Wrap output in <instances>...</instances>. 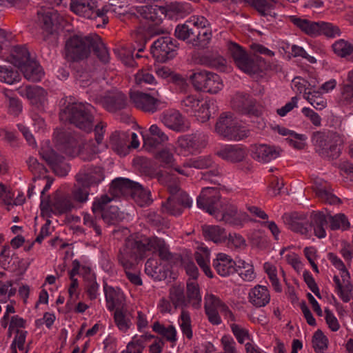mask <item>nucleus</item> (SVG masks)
Here are the masks:
<instances>
[{
    "label": "nucleus",
    "instance_id": "obj_33",
    "mask_svg": "<svg viewBox=\"0 0 353 353\" xmlns=\"http://www.w3.org/2000/svg\"><path fill=\"white\" fill-rule=\"evenodd\" d=\"M149 247V252H154L157 251L161 260L169 261L173 258L172 254L168 250L165 241L162 239L151 236Z\"/></svg>",
    "mask_w": 353,
    "mask_h": 353
},
{
    "label": "nucleus",
    "instance_id": "obj_14",
    "mask_svg": "<svg viewBox=\"0 0 353 353\" xmlns=\"http://www.w3.org/2000/svg\"><path fill=\"white\" fill-rule=\"evenodd\" d=\"M74 208L70 197L63 194L60 191H57L54 196L52 201L50 200V196H48V200L45 201L41 199V210H46L50 208L52 212L55 214H62L70 212Z\"/></svg>",
    "mask_w": 353,
    "mask_h": 353
},
{
    "label": "nucleus",
    "instance_id": "obj_3",
    "mask_svg": "<svg viewBox=\"0 0 353 353\" xmlns=\"http://www.w3.org/2000/svg\"><path fill=\"white\" fill-rule=\"evenodd\" d=\"M94 108L90 104L70 103L61 108L59 112L60 120L68 122L77 128L90 132L94 127Z\"/></svg>",
    "mask_w": 353,
    "mask_h": 353
},
{
    "label": "nucleus",
    "instance_id": "obj_40",
    "mask_svg": "<svg viewBox=\"0 0 353 353\" xmlns=\"http://www.w3.org/2000/svg\"><path fill=\"white\" fill-rule=\"evenodd\" d=\"M11 63L19 69L30 60V52L26 48L15 46L11 54Z\"/></svg>",
    "mask_w": 353,
    "mask_h": 353
},
{
    "label": "nucleus",
    "instance_id": "obj_37",
    "mask_svg": "<svg viewBox=\"0 0 353 353\" xmlns=\"http://www.w3.org/2000/svg\"><path fill=\"white\" fill-rule=\"evenodd\" d=\"M135 181L125 178H117L110 185V190L115 195L130 194Z\"/></svg>",
    "mask_w": 353,
    "mask_h": 353
},
{
    "label": "nucleus",
    "instance_id": "obj_43",
    "mask_svg": "<svg viewBox=\"0 0 353 353\" xmlns=\"http://www.w3.org/2000/svg\"><path fill=\"white\" fill-rule=\"evenodd\" d=\"M21 76L17 70L11 66L0 65V81L8 85L19 83Z\"/></svg>",
    "mask_w": 353,
    "mask_h": 353
},
{
    "label": "nucleus",
    "instance_id": "obj_63",
    "mask_svg": "<svg viewBox=\"0 0 353 353\" xmlns=\"http://www.w3.org/2000/svg\"><path fill=\"white\" fill-rule=\"evenodd\" d=\"M199 103L200 101L199 99H196L194 96L189 95L181 101V105L184 110L188 112L199 107Z\"/></svg>",
    "mask_w": 353,
    "mask_h": 353
},
{
    "label": "nucleus",
    "instance_id": "obj_30",
    "mask_svg": "<svg viewBox=\"0 0 353 353\" xmlns=\"http://www.w3.org/2000/svg\"><path fill=\"white\" fill-rule=\"evenodd\" d=\"M310 223H308V226L314 228V234L318 238H324L326 235L324 227L327 224L325 214L321 211H314L310 215Z\"/></svg>",
    "mask_w": 353,
    "mask_h": 353
},
{
    "label": "nucleus",
    "instance_id": "obj_58",
    "mask_svg": "<svg viewBox=\"0 0 353 353\" xmlns=\"http://www.w3.org/2000/svg\"><path fill=\"white\" fill-rule=\"evenodd\" d=\"M119 210L115 206H110L108 210L103 211L101 213V218L108 224H115L119 219Z\"/></svg>",
    "mask_w": 353,
    "mask_h": 353
},
{
    "label": "nucleus",
    "instance_id": "obj_16",
    "mask_svg": "<svg viewBox=\"0 0 353 353\" xmlns=\"http://www.w3.org/2000/svg\"><path fill=\"white\" fill-rule=\"evenodd\" d=\"M155 96H159L157 90L152 94H147L139 91L130 92V99L134 106L146 112L154 113L157 110L159 101Z\"/></svg>",
    "mask_w": 353,
    "mask_h": 353
},
{
    "label": "nucleus",
    "instance_id": "obj_54",
    "mask_svg": "<svg viewBox=\"0 0 353 353\" xmlns=\"http://www.w3.org/2000/svg\"><path fill=\"white\" fill-rule=\"evenodd\" d=\"M332 48L334 53L341 57H345L353 52V46L343 39L336 41Z\"/></svg>",
    "mask_w": 353,
    "mask_h": 353
},
{
    "label": "nucleus",
    "instance_id": "obj_55",
    "mask_svg": "<svg viewBox=\"0 0 353 353\" xmlns=\"http://www.w3.org/2000/svg\"><path fill=\"white\" fill-rule=\"evenodd\" d=\"M114 321L119 330L126 331L131 324L130 320L126 316L125 312L121 308L117 307L114 314Z\"/></svg>",
    "mask_w": 353,
    "mask_h": 353
},
{
    "label": "nucleus",
    "instance_id": "obj_48",
    "mask_svg": "<svg viewBox=\"0 0 353 353\" xmlns=\"http://www.w3.org/2000/svg\"><path fill=\"white\" fill-rule=\"evenodd\" d=\"M245 2L254 7L262 16L271 15L273 8V0H245Z\"/></svg>",
    "mask_w": 353,
    "mask_h": 353
},
{
    "label": "nucleus",
    "instance_id": "obj_32",
    "mask_svg": "<svg viewBox=\"0 0 353 353\" xmlns=\"http://www.w3.org/2000/svg\"><path fill=\"white\" fill-rule=\"evenodd\" d=\"M204 26H205L199 28L197 24H194V31L192 38L189 41L194 46H196L199 48H206L212 38L211 32L205 30Z\"/></svg>",
    "mask_w": 353,
    "mask_h": 353
},
{
    "label": "nucleus",
    "instance_id": "obj_49",
    "mask_svg": "<svg viewBox=\"0 0 353 353\" xmlns=\"http://www.w3.org/2000/svg\"><path fill=\"white\" fill-rule=\"evenodd\" d=\"M312 343L316 353H323L328 346V339L321 330L314 332Z\"/></svg>",
    "mask_w": 353,
    "mask_h": 353
},
{
    "label": "nucleus",
    "instance_id": "obj_17",
    "mask_svg": "<svg viewBox=\"0 0 353 353\" xmlns=\"http://www.w3.org/2000/svg\"><path fill=\"white\" fill-rule=\"evenodd\" d=\"M232 108L242 114L259 117L260 111L256 108V101L246 93H236L232 100Z\"/></svg>",
    "mask_w": 353,
    "mask_h": 353
},
{
    "label": "nucleus",
    "instance_id": "obj_15",
    "mask_svg": "<svg viewBox=\"0 0 353 353\" xmlns=\"http://www.w3.org/2000/svg\"><path fill=\"white\" fill-rule=\"evenodd\" d=\"M192 201L188 194L184 191L179 192L174 196H170L165 202H163L161 209L163 212L171 215H180L183 212V208H190Z\"/></svg>",
    "mask_w": 353,
    "mask_h": 353
},
{
    "label": "nucleus",
    "instance_id": "obj_18",
    "mask_svg": "<svg viewBox=\"0 0 353 353\" xmlns=\"http://www.w3.org/2000/svg\"><path fill=\"white\" fill-rule=\"evenodd\" d=\"M144 148L152 152L168 141V136L157 125H152L149 134L143 135Z\"/></svg>",
    "mask_w": 353,
    "mask_h": 353
},
{
    "label": "nucleus",
    "instance_id": "obj_5",
    "mask_svg": "<svg viewBox=\"0 0 353 353\" xmlns=\"http://www.w3.org/2000/svg\"><path fill=\"white\" fill-rule=\"evenodd\" d=\"M312 140L321 157L328 159H336L339 157L343 141L338 133L317 131L313 133Z\"/></svg>",
    "mask_w": 353,
    "mask_h": 353
},
{
    "label": "nucleus",
    "instance_id": "obj_36",
    "mask_svg": "<svg viewBox=\"0 0 353 353\" xmlns=\"http://www.w3.org/2000/svg\"><path fill=\"white\" fill-rule=\"evenodd\" d=\"M218 219L232 225H237L241 221L237 208L231 204L226 205L224 208L221 205Z\"/></svg>",
    "mask_w": 353,
    "mask_h": 353
},
{
    "label": "nucleus",
    "instance_id": "obj_27",
    "mask_svg": "<svg viewBox=\"0 0 353 353\" xmlns=\"http://www.w3.org/2000/svg\"><path fill=\"white\" fill-rule=\"evenodd\" d=\"M131 197L140 207L150 205L152 203L150 191L146 190L138 182H135L130 192Z\"/></svg>",
    "mask_w": 353,
    "mask_h": 353
},
{
    "label": "nucleus",
    "instance_id": "obj_23",
    "mask_svg": "<svg viewBox=\"0 0 353 353\" xmlns=\"http://www.w3.org/2000/svg\"><path fill=\"white\" fill-rule=\"evenodd\" d=\"M216 154L224 160L232 163L242 161L247 155L244 148L236 145H228L220 149Z\"/></svg>",
    "mask_w": 353,
    "mask_h": 353
},
{
    "label": "nucleus",
    "instance_id": "obj_12",
    "mask_svg": "<svg viewBox=\"0 0 353 353\" xmlns=\"http://www.w3.org/2000/svg\"><path fill=\"white\" fill-rule=\"evenodd\" d=\"M221 195L217 188H203L197 197V206L219 219Z\"/></svg>",
    "mask_w": 353,
    "mask_h": 353
},
{
    "label": "nucleus",
    "instance_id": "obj_50",
    "mask_svg": "<svg viewBox=\"0 0 353 353\" xmlns=\"http://www.w3.org/2000/svg\"><path fill=\"white\" fill-rule=\"evenodd\" d=\"M187 300L188 303L192 301H195L192 303L194 307L199 306L201 301V296L199 293V288L197 283L194 281H188L187 283Z\"/></svg>",
    "mask_w": 353,
    "mask_h": 353
},
{
    "label": "nucleus",
    "instance_id": "obj_59",
    "mask_svg": "<svg viewBox=\"0 0 353 353\" xmlns=\"http://www.w3.org/2000/svg\"><path fill=\"white\" fill-rule=\"evenodd\" d=\"M319 94L318 92H305V95H307L306 99L308 101V102L316 109L322 110L323 109L326 105V102L324 101V99L317 96L316 94Z\"/></svg>",
    "mask_w": 353,
    "mask_h": 353
},
{
    "label": "nucleus",
    "instance_id": "obj_41",
    "mask_svg": "<svg viewBox=\"0 0 353 353\" xmlns=\"http://www.w3.org/2000/svg\"><path fill=\"white\" fill-rule=\"evenodd\" d=\"M348 83L341 89L339 102L344 105H353V70L348 72Z\"/></svg>",
    "mask_w": 353,
    "mask_h": 353
},
{
    "label": "nucleus",
    "instance_id": "obj_60",
    "mask_svg": "<svg viewBox=\"0 0 353 353\" xmlns=\"http://www.w3.org/2000/svg\"><path fill=\"white\" fill-rule=\"evenodd\" d=\"M135 80L137 84L141 85L143 83L151 85L148 89L151 91L156 90L157 83L153 84L154 81V77L148 72H139L135 76Z\"/></svg>",
    "mask_w": 353,
    "mask_h": 353
},
{
    "label": "nucleus",
    "instance_id": "obj_61",
    "mask_svg": "<svg viewBox=\"0 0 353 353\" xmlns=\"http://www.w3.org/2000/svg\"><path fill=\"white\" fill-rule=\"evenodd\" d=\"M112 201V199L107 194L102 195L99 199L94 201L92 210L94 214H100L105 211V206Z\"/></svg>",
    "mask_w": 353,
    "mask_h": 353
},
{
    "label": "nucleus",
    "instance_id": "obj_62",
    "mask_svg": "<svg viewBox=\"0 0 353 353\" xmlns=\"http://www.w3.org/2000/svg\"><path fill=\"white\" fill-rule=\"evenodd\" d=\"M147 221L152 226L157 229L162 228L163 226H167L166 220L155 212H150L148 214Z\"/></svg>",
    "mask_w": 353,
    "mask_h": 353
},
{
    "label": "nucleus",
    "instance_id": "obj_9",
    "mask_svg": "<svg viewBox=\"0 0 353 353\" xmlns=\"http://www.w3.org/2000/svg\"><path fill=\"white\" fill-rule=\"evenodd\" d=\"M229 52L236 66L248 74H256L260 70L259 62L262 61L261 57L255 59L249 57L246 51L239 44L231 42L228 47Z\"/></svg>",
    "mask_w": 353,
    "mask_h": 353
},
{
    "label": "nucleus",
    "instance_id": "obj_24",
    "mask_svg": "<svg viewBox=\"0 0 353 353\" xmlns=\"http://www.w3.org/2000/svg\"><path fill=\"white\" fill-rule=\"evenodd\" d=\"M235 265L236 261L232 260L230 256L223 253L218 254L212 264L216 272L221 276H228L234 274L235 272L234 268Z\"/></svg>",
    "mask_w": 353,
    "mask_h": 353
},
{
    "label": "nucleus",
    "instance_id": "obj_10",
    "mask_svg": "<svg viewBox=\"0 0 353 353\" xmlns=\"http://www.w3.org/2000/svg\"><path fill=\"white\" fill-rule=\"evenodd\" d=\"M105 169L100 165L87 164L75 176L78 185L97 188L105 179Z\"/></svg>",
    "mask_w": 353,
    "mask_h": 353
},
{
    "label": "nucleus",
    "instance_id": "obj_64",
    "mask_svg": "<svg viewBox=\"0 0 353 353\" xmlns=\"http://www.w3.org/2000/svg\"><path fill=\"white\" fill-rule=\"evenodd\" d=\"M325 321L329 328L333 332L337 331L340 327L337 319L328 308L325 309Z\"/></svg>",
    "mask_w": 353,
    "mask_h": 353
},
{
    "label": "nucleus",
    "instance_id": "obj_39",
    "mask_svg": "<svg viewBox=\"0 0 353 353\" xmlns=\"http://www.w3.org/2000/svg\"><path fill=\"white\" fill-rule=\"evenodd\" d=\"M185 168H193L199 170L210 169L214 166V161L210 156H200L188 159L184 163Z\"/></svg>",
    "mask_w": 353,
    "mask_h": 353
},
{
    "label": "nucleus",
    "instance_id": "obj_6",
    "mask_svg": "<svg viewBox=\"0 0 353 353\" xmlns=\"http://www.w3.org/2000/svg\"><path fill=\"white\" fill-rule=\"evenodd\" d=\"M215 130L219 136L230 141H240L250 135V130L241 125L230 112H223L219 116Z\"/></svg>",
    "mask_w": 353,
    "mask_h": 353
},
{
    "label": "nucleus",
    "instance_id": "obj_52",
    "mask_svg": "<svg viewBox=\"0 0 353 353\" xmlns=\"http://www.w3.org/2000/svg\"><path fill=\"white\" fill-rule=\"evenodd\" d=\"M22 261L19 257L13 254L11 256L10 253L5 254L4 256H0V265L4 270H16L21 267L20 264Z\"/></svg>",
    "mask_w": 353,
    "mask_h": 353
},
{
    "label": "nucleus",
    "instance_id": "obj_19",
    "mask_svg": "<svg viewBox=\"0 0 353 353\" xmlns=\"http://www.w3.org/2000/svg\"><path fill=\"white\" fill-rule=\"evenodd\" d=\"M281 152L280 148L262 144L253 148L252 157L259 162L269 163L277 159Z\"/></svg>",
    "mask_w": 353,
    "mask_h": 353
},
{
    "label": "nucleus",
    "instance_id": "obj_29",
    "mask_svg": "<svg viewBox=\"0 0 353 353\" xmlns=\"http://www.w3.org/2000/svg\"><path fill=\"white\" fill-rule=\"evenodd\" d=\"M249 299L254 305L263 307L270 302V296L265 286L258 285L250 292Z\"/></svg>",
    "mask_w": 353,
    "mask_h": 353
},
{
    "label": "nucleus",
    "instance_id": "obj_21",
    "mask_svg": "<svg viewBox=\"0 0 353 353\" xmlns=\"http://www.w3.org/2000/svg\"><path fill=\"white\" fill-rule=\"evenodd\" d=\"M312 188L316 196L323 202L331 205L341 203V200L331 192V188L327 182L315 180Z\"/></svg>",
    "mask_w": 353,
    "mask_h": 353
},
{
    "label": "nucleus",
    "instance_id": "obj_7",
    "mask_svg": "<svg viewBox=\"0 0 353 353\" xmlns=\"http://www.w3.org/2000/svg\"><path fill=\"white\" fill-rule=\"evenodd\" d=\"M70 9L78 15L98 21L96 23L97 28L103 27L108 23L106 13L109 11V6L98 8L96 0H71Z\"/></svg>",
    "mask_w": 353,
    "mask_h": 353
},
{
    "label": "nucleus",
    "instance_id": "obj_31",
    "mask_svg": "<svg viewBox=\"0 0 353 353\" xmlns=\"http://www.w3.org/2000/svg\"><path fill=\"white\" fill-rule=\"evenodd\" d=\"M19 69L23 74L24 77L28 81L32 82L41 81L43 76V72L41 66L33 60H30Z\"/></svg>",
    "mask_w": 353,
    "mask_h": 353
},
{
    "label": "nucleus",
    "instance_id": "obj_42",
    "mask_svg": "<svg viewBox=\"0 0 353 353\" xmlns=\"http://www.w3.org/2000/svg\"><path fill=\"white\" fill-rule=\"evenodd\" d=\"M104 291L108 310H116V308L119 307L122 304V296L112 287L108 286L107 284L104 285Z\"/></svg>",
    "mask_w": 353,
    "mask_h": 353
},
{
    "label": "nucleus",
    "instance_id": "obj_44",
    "mask_svg": "<svg viewBox=\"0 0 353 353\" xmlns=\"http://www.w3.org/2000/svg\"><path fill=\"white\" fill-rule=\"evenodd\" d=\"M145 272L154 280L161 281L166 278V274L162 271L158 261L154 259L147 260L145 265Z\"/></svg>",
    "mask_w": 353,
    "mask_h": 353
},
{
    "label": "nucleus",
    "instance_id": "obj_11",
    "mask_svg": "<svg viewBox=\"0 0 353 353\" xmlns=\"http://www.w3.org/2000/svg\"><path fill=\"white\" fill-rule=\"evenodd\" d=\"M179 48L177 41L170 37H161L151 46V53L158 61L165 62L176 55Z\"/></svg>",
    "mask_w": 353,
    "mask_h": 353
},
{
    "label": "nucleus",
    "instance_id": "obj_34",
    "mask_svg": "<svg viewBox=\"0 0 353 353\" xmlns=\"http://www.w3.org/2000/svg\"><path fill=\"white\" fill-rule=\"evenodd\" d=\"M178 145L188 154H194L199 149L200 143L196 134L182 136L178 139Z\"/></svg>",
    "mask_w": 353,
    "mask_h": 353
},
{
    "label": "nucleus",
    "instance_id": "obj_47",
    "mask_svg": "<svg viewBox=\"0 0 353 353\" xmlns=\"http://www.w3.org/2000/svg\"><path fill=\"white\" fill-rule=\"evenodd\" d=\"M222 86V81L220 77L218 74L210 72L208 77L207 78L203 92L216 94L221 90Z\"/></svg>",
    "mask_w": 353,
    "mask_h": 353
},
{
    "label": "nucleus",
    "instance_id": "obj_4",
    "mask_svg": "<svg viewBox=\"0 0 353 353\" xmlns=\"http://www.w3.org/2000/svg\"><path fill=\"white\" fill-rule=\"evenodd\" d=\"M137 11L139 16L151 22L144 34L137 36L140 41L137 51L141 52L144 50L145 43L151 37L164 33V29L159 26L166 17V9L163 6L145 5L138 7Z\"/></svg>",
    "mask_w": 353,
    "mask_h": 353
},
{
    "label": "nucleus",
    "instance_id": "obj_25",
    "mask_svg": "<svg viewBox=\"0 0 353 353\" xmlns=\"http://www.w3.org/2000/svg\"><path fill=\"white\" fill-rule=\"evenodd\" d=\"M161 121L165 126L176 132H185L189 128L188 123L178 111L165 114Z\"/></svg>",
    "mask_w": 353,
    "mask_h": 353
},
{
    "label": "nucleus",
    "instance_id": "obj_35",
    "mask_svg": "<svg viewBox=\"0 0 353 353\" xmlns=\"http://www.w3.org/2000/svg\"><path fill=\"white\" fill-rule=\"evenodd\" d=\"M202 231L206 239L212 241L215 243L224 241L227 238L225 229L218 225H205L202 227Z\"/></svg>",
    "mask_w": 353,
    "mask_h": 353
},
{
    "label": "nucleus",
    "instance_id": "obj_1",
    "mask_svg": "<svg viewBox=\"0 0 353 353\" xmlns=\"http://www.w3.org/2000/svg\"><path fill=\"white\" fill-rule=\"evenodd\" d=\"M91 50L101 62L106 63L109 61L108 51L97 34L85 37L73 35L65 43V56L69 61L83 60L88 57Z\"/></svg>",
    "mask_w": 353,
    "mask_h": 353
},
{
    "label": "nucleus",
    "instance_id": "obj_57",
    "mask_svg": "<svg viewBox=\"0 0 353 353\" xmlns=\"http://www.w3.org/2000/svg\"><path fill=\"white\" fill-rule=\"evenodd\" d=\"M319 35L323 34L327 37H334L340 34V30L338 26L332 23L320 21Z\"/></svg>",
    "mask_w": 353,
    "mask_h": 353
},
{
    "label": "nucleus",
    "instance_id": "obj_46",
    "mask_svg": "<svg viewBox=\"0 0 353 353\" xmlns=\"http://www.w3.org/2000/svg\"><path fill=\"white\" fill-rule=\"evenodd\" d=\"M210 72L206 70L196 69L190 76V80L196 90L203 91Z\"/></svg>",
    "mask_w": 353,
    "mask_h": 353
},
{
    "label": "nucleus",
    "instance_id": "obj_51",
    "mask_svg": "<svg viewBox=\"0 0 353 353\" xmlns=\"http://www.w3.org/2000/svg\"><path fill=\"white\" fill-rule=\"evenodd\" d=\"M201 61L202 64L211 68L223 70L225 66V59L222 57L214 54H205L201 57Z\"/></svg>",
    "mask_w": 353,
    "mask_h": 353
},
{
    "label": "nucleus",
    "instance_id": "obj_28",
    "mask_svg": "<svg viewBox=\"0 0 353 353\" xmlns=\"http://www.w3.org/2000/svg\"><path fill=\"white\" fill-rule=\"evenodd\" d=\"M285 222L289 228L294 232H300L302 234H307L308 232V221L304 214L292 213L286 219Z\"/></svg>",
    "mask_w": 353,
    "mask_h": 353
},
{
    "label": "nucleus",
    "instance_id": "obj_56",
    "mask_svg": "<svg viewBox=\"0 0 353 353\" xmlns=\"http://www.w3.org/2000/svg\"><path fill=\"white\" fill-rule=\"evenodd\" d=\"M180 319L181 321L180 327L183 334H185L188 339H191L192 338V330L189 312L183 310L180 316Z\"/></svg>",
    "mask_w": 353,
    "mask_h": 353
},
{
    "label": "nucleus",
    "instance_id": "obj_26",
    "mask_svg": "<svg viewBox=\"0 0 353 353\" xmlns=\"http://www.w3.org/2000/svg\"><path fill=\"white\" fill-rule=\"evenodd\" d=\"M290 21L306 34L315 37L319 35L320 21L314 22L296 16H290Z\"/></svg>",
    "mask_w": 353,
    "mask_h": 353
},
{
    "label": "nucleus",
    "instance_id": "obj_20",
    "mask_svg": "<svg viewBox=\"0 0 353 353\" xmlns=\"http://www.w3.org/2000/svg\"><path fill=\"white\" fill-rule=\"evenodd\" d=\"M41 155L48 164L52 167L57 175L63 176L68 174V165L63 164L64 157L62 155L57 154L53 150L43 151L41 153Z\"/></svg>",
    "mask_w": 353,
    "mask_h": 353
},
{
    "label": "nucleus",
    "instance_id": "obj_45",
    "mask_svg": "<svg viewBox=\"0 0 353 353\" xmlns=\"http://www.w3.org/2000/svg\"><path fill=\"white\" fill-rule=\"evenodd\" d=\"M170 298L176 308L178 307H187L188 301L184 294V289L181 286H174L170 290Z\"/></svg>",
    "mask_w": 353,
    "mask_h": 353
},
{
    "label": "nucleus",
    "instance_id": "obj_8",
    "mask_svg": "<svg viewBox=\"0 0 353 353\" xmlns=\"http://www.w3.org/2000/svg\"><path fill=\"white\" fill-rule=\"evenodd\" d=\"M37 23L43 30V40L54 42L57 39V29L63 19L57 11L48 8L38 10Z\"/></svg>",
    "mask_w": 353,
    "mask_h": 353
},
{
    "label": "nucleus",
    "instance_id": "obj_53",
    "mask_svg": "<svg viewBox=\"0 0 353 353\" xmlns=\"http://www.w3.org/2000/svg\"><path fill=\"white\" fill-rule=\"evenodd\" d=\"M194 24H197V21L192 23V27H190L188 23L179 24L175 29V37L183 41L190 39L194 31Z\"/></svg>",
    "mask_w": 353,
    "mask_h": 353
},
{
    "label": "nucleus",
    "instance_id": "obj_13",
    "mask_svg": "<svg viewBox=\"0 0 353 353\" xmlns=\"http://www.w3.org/2000/svg\"><path fill=\"white\" fill-rule=\"evenodd\" d=\"M57 143L59 149L65 154L74 157L79 154L80 158L83 161H91L94 156V153L87 154L85 153L84 150H80L77 148V142L74 137H73L69 132H62L57 136Z\"/></svg>",
    "mask_w": 353,
    "mask_h": 353
},
{
    "label": "nucleus",
    "instance_id": "obj_2",
    "mask_svg": "<svg viewBox=\"0 0 353 353\" xmlns=\"http://www.w3.org/2000/svg\"><path fill=\"white\" fill-rule=\"evenodd\" d=\"M150 237L145 235H131L126 238L120 248L117 258L125 269H130L146 256L150 250Z\"/></svg>",
    "mask_w": 353,
    "mask_h": 353
},
{
    "label": "nucleus",
    "instance_id": "obj_38",
    "mask_svg": "<svg viewBox=\"0 0 353 353\" xmlns=\"http://www.w3.org/2000/svg\"><path fill=\"white\" fill-rule=\"evenodd\" d=\"M21 96H26L32 103L42 102L47 94L46 91L39 86H26L24 90L19 91Z\"/></svg>",
    "mask_w": 353,
    "mask_h": 353
},
{
    "label": "nucleus",
    "instance_id": "obj_22",
    "mask_svg": "<svg viewBox=\"0 0 353 353\" xmlns=\"http://www.w3.org/2000/svg\"><path fill=\"white\" fill-rule=\"evenodd\" d=\"M103 107L110 112H116L126 108V96L121 92H112L105 96L102 101Z\"/></svg>",
    "mask_w": 353,
    "mask_h": 353
}]
</instances>
